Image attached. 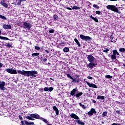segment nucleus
I'll list each match as a JSON object with an SVG mask.
<instances>
[{"label":"nucleus","instance_id":"21","mask_svg":"<svg viewBox=\"0 0 125 125\" xmlns=\"http://www.w3.org/2000/svg\"><path fill=\"white\" fill-rule=\"evenodd\" d=\"M40 55V53H34L32 54V57H34V56H39Z\"/></svg>","mask_w":125,"mask_h":125},{"label":"nucleus","instance_id":"63","mask_svg":"<svg viewBox=\"0 0 125 125\" xmlns=\"http://www.w3.org/2000/svg\"><path fill=\"white\" fill-rule=\"evenodd\" d=\"M123 65H124V67H125V64H124Z\"/></svg>","mask_w":125,"mask_h":125},{"label":"nucleus","instance_id":"44","mask_svg":"<svg viewBox=\"0 0 125 125\" xmlns=\"http://www.w3.org/2000/svg\"><path fill=\"white\" fill-rule=\"evenodd\" d=\"M49 91H52V90H53V88H52V87H50L49 88Z\"/></svg>","mask_w":125,"mask_h":125},{"label":"nucleus","instance_id":"20","mask_svg":"<svg viewBox=\"0 0 125 125\" xmlns=\"http://www.w3.org/2000/svg\"><path fill=\"white\" fill-rule=\"evenodd\" d=\"M97 99H102V100H104L105 99V97L103 96H98L97 98Z\"/></svg>","mask_w":125,"mask_h":125},{"label":"nucleus","instance_id":"4","mask_svg":"<svg viewBox=\"0 0 125 125\" xmlns=\"http://www.w3.org/2000/svg\"><path fill=\"white\" fill-rule=\"evenodd\" d=\"M66 76L68 78H69V79H70V80H72V81H71L72 83H80V79H79V75H76V78H73V77H72V76H71V75L69 74H66Z\"/></svg>","mask_w":125,"mask_h":125},{"label":"nucleus","instance_id":"46","mask_svg":"<svg viewBox=\"0 0 125 125\" xmlns=\"http://www.w3.org/2000/svg\"><path fill=\"white\" fill-rule=\"evenodd\" d=\"M87 79H88L89 80H92L93 78L91 76H88Z\"/></svg>","mask_w":125,"mask_h":125},{"label":"nucleus","instance_id":"62","mask_svg":"<svg viewBox=\"0 0 125 125\" xmlns=\"http://www.w3.org/2000/svg\"><path fill=\"white\" fill-rule=\"evenodd\" d=\"M102 124H104V122H102Z\"/></svg>","mask_w":125,"mask_h":125},{"label":"nucleus","instance_id":"31","mask_svg":"<svg viewBox=\"0 0 125 125\" xmlns=\"http://www.w3.org/2000/svg\"><path fill=\"white\" fill-rule=\"evenodd\" d=\"M108 51H109V49L106 48L103 50V52H105V53H108Z\"/></svg>","mask_w":125,"mask_h":125},{"label":"nucleus","instance_id":"47","mask_svg":"<svg viewBox=\"0 0 125 125\" xmlns=\"http://www.w3.org/2000/svg\"><path fill=\"white\" fill-rule=\"evenodd\" d=\"M19 118L20 120H23V118L21 115L19 116Z\"/></svg>","mask_w":125,"mask_h":125},{"label":"nucleus","instance_id":"11","mask_svg":"<svg viewBox=\"0 0 125 125\" xmlns=\"http://www.w3.org/2000/svg\"><path fill=\"white\" fill-rule=\"evenodd\" d=\"M71 118L75 119V120H79V116H77L75 113H72L70 114Z\"/></svg>","mask_w":125,"mask_h":125},{"label":"nucleus","instance_id":"1","mask_svg":"<svg viewBox=\"0 0 125 125\" xmlns=\"http://www.w3.org/2000/svg\"><path fill=\"white\" fill-rule=\"evenodd\" d=\"M18 74L23 75V76H27V77L31 76L32 78H36L38 75V72L36 70H32L30 71H26L25 70H18Z\"/></svg>","mask_w":125,"mask_h":125},{"label":"nucleus","instance_id":"23","mask_svg":"<svg viewBox=\"0 0 125 125\" xmlns=\"http://www.w3.org/2000/svg\"><path fill=\"white\" fill-rule=\"evenodd\" d=\"M117 59V57H116V55L113 54L111 55V59L112 60H115Z\"/></svg>","mask_w":125,"mask_h":125},{"label":"nucleus","instance_id":"38","mask_svg":"<svg viewBox=\"0 0 125 125\" xmlns=\"http://www.w3.org/2000/svg\"><path fill=\"white\" fill-rule=\"evenodd\" d=\"M49 33H50V34H53V33H54V30L51 29L49 31Z\"/></svg>","mask_w":125,"mask_h":125},{"label":"nucleus","instance_id":"24","mask_svg":"<svg viewBox=\"0 0 125 125\" xmlns=\"http://www.w3.org/2000/svg\"><path fill=\"white\" fill-rule=\"evenodd\" d=\"M0 40H6L7 41H8V38H6V37H2V36H0Z\"/></svg>","mask_w":125,"mask_h":125},{"label":"nucleus","instance_id":"64","mask_svg":"<svg viewBox=\"0 0 125 125\" xmlns=\"http://www.w3.org/2000/svg\"><path fill=\"white\" fill-rule=\"evenodd\" d=\"M48 64H50V63L48 62Z\"/></svg>","mask_w":125,"mask_h":125},{"label":"nucleus","instance_id":"51","mask_svg":"<svg viewBox=\"0 0 125 125\" xmlns=\"http://www.w3.org/2000/svg\"><path fill=\"white\" fill-rule=\"evenodd\" d=\"M90 18H91V19H94V17H92V15L90 16Z\"/></svg>","mask_w":125,"mask_h":125},{"label":"nucleus","instance_id":"50","mask_svg":"<svg viewBox=\"0 0 125 125\" xmlns=\"http://www.w3.org/2000/svg\"><path fill=\"white\" fill-rule=\"evenodd\" d=\"M66 9H68V10H72V8H71L70 7H67Z\"/></svg>","mask_w":125,"mask_h":125},{"label":"nucleus","instance_id":"52","mask_svg":"<svg viewBox=\"0 0 125 125\" xmlns=\"http://www.w3.org/2000/svg\"><path fill=\"white\" fill-rule=\"evenodd\" d=\"M21 2H22V1H26V0H19Z\"/></svg>","mask_w":125,"mask_h":125},{"label":"nucleus","instance_id":"55","mask_svg":"<svg viewBox=\"0 0 125 125\" xmlns=\"http://www.w3.org/2000/svg\"><path fill=\"white\" fill-rule=\"evenodd\" d=\"M45 52H46L47 53H49V51H48V50H45Z\"/></svg>","mask_w":125,"mask_h":125},{"label":"nucleus","instance_id":"17","mask_svg":"<svg viewBox=\"0 0 125 125\" xmlns=\"http://www.w3.org/2000/svg\"><path fill=\"white\" fill-rule=\"evenodd\" d=\"M76 123H77V124H78L79 125H84V123L81 121V120H76Z\"/></svg>","mask_w":125,"mask_h":125},{"label":"nucleus","instance_id":"2","mask_svg":"<svg viewBox=\"0 0 125 125\" xmlns=\"http://www.w3.org/2000/svg\"><path fill=\"white\" fill-rule=\"evenodd\" d=\"M30 116H27L26 118L27 119V120H30L31 121H34L35 119H37L38 120H41V121H42V122H44V123H45V124H48V121L46 120V119L41 117V116H40L38 114H31L30 115Z\"/></svg>","mask_w":125,"mask_h":125},{"label":"nucleus","instance_id":"54","mask_svg":"<svg viewBox=\"0 0 125 125\" xmlns=\"http://www.w3.org/2000/svg\"><path fill=\"white\" fill-rule=\"evenodd\" d=\"M117 42V39L113 40V42Z\"/></svg>","mask_w":125,"mask_h":125},{"label":"nucleus","instance_id":"3","mask_svg":"<svg viewBox=\"0 0 125 125\" xmlns=\"http://www.w3.org/2000/svg\"><path fill=\"white\" fill-rule=\"evenodd\" d=\"M106 8L107 9H110L112 10V11H114V12H116L117 13H121V12L119 11V9L116 7V6L113 5H108L106 6Z\"/></svg>","mask_w":125,"mask_h":125},{"label":"nucleus","instance_id":"14","mask_svg":"<svg viewBox=\"0 0 125 125\" xmlns=\"http://www.w3.org/2000/svg\"><path fill=\"white\" fill-rule=\"evenodd\" d=\"M78 89L77 88H75L73 89L72 91H71L70 93V95H72V96L76 93V92H78Z\"/></svg>","mask_w":125,"mask_h":125},{"label":"nucleus","instance_id":"22","mask_svg":"<svg viewBox=\"0 0 125 125\" xmlns=\"http://www.w3.org/2000/svg\"><path fill=\"white\" fill-rule=\"evenodd\" d=\"M69 48L66 47L63 49V52H69Z\"/></svg>","mask_w":125,"mask_h":125},{"label":"nucleus","instance_id":"16","mask_svg":"<svg viewBox=\"0 0 125 125\" xmlns=\"http://www.w3.org/2000/svg\"><path fill=\"white\" fill-rule=\"evenodd\" d=\"M0 3L5 8H7V7H8V5H7L5 2H4V1H3V2L1 1Z\"/></svg>","mask_w":125,"mask_h":125},{"label":"nucleus","instance_id":"12","mask_svg":"<svg viewBox=\"0 0 125 125\" xmlns=\"http://www.w3.org/2000/svg\"><path fill=\"white\" fill-rule=\"evenodd\" d=\"M87 66L88 68H93V67H95V63L91 62Z\"/></svg>","mask_w":125,"mask_h":125},{"label":"nucleus","instance_id":"5","mask_svg":"<svg viewBox=\"0 0 125 125\" xmlns=\"http://www.w3.org/2000/svg\"><path fill=\"white\" fill-rule=\"evenodd\" d=\"M23 27L24 28V29H26V30H30V29L32 28V24H31L30 23L25 22L23 23Z\"/></svg>","mask_w":125,"mask_h":125},{"label":"nucleus","instance_id":"45","mask_svg":"<svg viewBox=\"0 0 125 125\" xmlns=\"http://www.w3.org/2000/svg\"><path fill=\"white\" fill-rule=\"evenodd\" d=\"M93 7H94L95 8H98V6L96 4H94Z\"/></svg>","mask_w":125,"mask_h":125},{"label":"nucleus","instance_id":"13","mask_svg":"<svg viewBox=\"0 0 125 125\" xmlns=\"http://www.w3.org/2000/svg\"><path fill=\"white\" fill-rule=\"evenodd\" d=\"M53 109L54 111H55L56 115H57V116H58L59 114V110H58V108L56 107V106H53Z\"/></svg>","mask_w":125,"mask_h":125},{"label":"nucleus","instance_id":"8","mask_svg":"<svg viewBox=\"0 0 125 125\" xmlns=\"http://www.w3.org/2000/svg\"><path fill=\"white\" fill-rule=\"evenodd\" d=\"M80 37L83 41H88L89 40H91V38H90L89 36H85L82 34L80 35Z\"/></svg>","mask_w":125,"mask_h":125},{"label":"nucleus","instance_id":"30","mask_svg":"<svg viewBox=\"0 0 125 125\" xmlns=\"http://www.w3.org/2000/svg\"><path fill=\"white\" fill-rule=\"evenodd\" d=\"M79 105L83 108V109H85V106H84V105L82 104V103H80Z\"/></svg>","mask_w":125,"mask_h":125},{"label":"nucleus","instance_id":"60","mask_svg":"<svg viewBox=\"0 0 125 125\" xmlns=\"http://www.w3.org/2000/svg\"><path fill=\"white\" fill-rule=\"evenodd\" d=\"M0 35H1V30L0 29Z\"/></svg>","mask_w":125,"mask_h":125},{"label":"nucleus","instance_id":"41","mask_svg":"<svg viewBox=\"0 0 125 125\" xmlns=\"http://www.w3.org/2000/svg\"><path fill=\"white\" fill-rule=\"evenodd\" d=\"M54 19L55 21L57 20V19H58V16H54Z\"/></svg>","mask_w":125,"mask_h":125},{"label":"nucleus","instance_id":"9","mask_svg":"<svg viewBox=\"0 0 125 125\" xmlns=\"http://www.w3.org/2000/svg\"><path fill=\"white\" fill-rule=\"evenodd\" d=\"M87 59H88L89 62H93V61H94L95 58H94V57H93V56H92L91 55H89L87 56Z\"/></svg>","mask_w":125,"mask_h":125},{"label":"nucleus","instance_id":"42","mask_svg":"<svg viewBox=\"0 0 125 125\" xmlns=\"http://www.w3.org/2000/svg\"><path fill=\"white\" fill-rule=\"evenodd\" d=\"M117 52H118V51H117L116 50H114L113 51V54H114L115 55H116V54H117Z\"/></svg>","mask_w":125,"mask_h":125},{"label":"nucleus","instance_id":"33","mask_svg":"<svg viewBox=\"0 0 125 125\" xmlns=\"http://www.w3.org/2000/svg\"><path fill=\"white\" fill-rule=\"evenodd\" d=\"M93 20H94V21L95 22H96L97 23H98V20L96 17L94 18V19H93Z\"/></svg>","mask_w":125,"mask_h":125},{"label":"nucleus","instance_id":"56","mask_svg":"<svg viewBox=\"0 0 125 125\" xmlns=\"http://www.w3.org/2000/svg\"><path fill=\"white\" fill-rule=\"evenodd\" d=\"M92 102L93 103H96V101H95V100H93Z\"/></svg>","mask_w":125,"mask_h":125},{"label":"nucleus","instance_id":"27","mask_svg":"<svg viewBox=\"0 0 125 125\" xmlns=\"http://www.w3.org/2000/svg\"><path fill=\"white\" fill-rule=\"evenodd\" d=\"M25 124L27 125H34V123H29L27 121H25Z\"/></svg>","mask_w":125,"mask_h":125},{"label":"nucleus","instance_id":"53","mask_svg":"<svg viewBox=\"0 0 125 125\" xmlns=\"http://www.w3.org/2000/svg\"><path fill=\"white\" fill-rule=\"evenodd\" d=\"M2 63H0V68H1V67H2Z\"/></svg>","mask_w":125,"mask_h":125},{"label":"nucleus","instance_id":"48","mask_svg":"<svg viewBox=\"0 0 125 125\" xmlns=\"http://www.w3.org/2000/svg\"><path fill=\"white\" fill-rule=\"evenodd\" d=\"M43 62H46L47 61V59L45 58L43 59Z\"/></svg>","mask_w":125,"mask_h":125},{"label":"nucleus","instance_id":"19","mask_svg":"<svg viewBox=\"0 0 125 125\" xmlns=\"http://www.w3.org/2000/svg\"><path fill=\"white\" fill-rule=\"evenodd\" d=\"M77 94L76 95V97L79 98L80 96H82L83 95V92H80L79 93V91H77Z\"/></svg>","mask_w":125,"mask_h":125},{"label":"nucleus","instance_id":"59","mask_svg":"<svg viewBox=\"0 0 125 125\" xmlns=\"http://www.w3.org/2000/svg\"><path fill=\"white\" fill-rule=\"evenodd\" d=\"M116 54H117V55H120V54L118 53V52H117Z\"/></svg>","mask_w":125,"mask_h":125},{"label":"nucleus","instance_id":"35","mask_svg":"<svg viewBox=\"0 0 125 125\" xmlns=\"http://www.w3.org/2000/svg\"><path fill=\"white\" fill-rule=\"evenodd\" d=\"M103 117H106L107 116V112L105 111L103 113Z\"/></svg>","mask_w":125,"mask_h":125},{"label":"nucleus","instance_id":"40","mask_svg":"<svg viewBox=\"0 0 125 125\" xmlns=\"http://www.w3.org/2000/svg\"><path fill=\"white\" fill-rule=\"evenodd\" d=\"M88 115H90V116H92V115H93V113L92 112L91 110H90V111H89L88 112Z\"/></svg>","mask_w":125,"mask_h":125},{"label":"nucleus","instance_id":"57","mask_svg":"<svg viewBox=\"0 0 125 125\" xmlns=\"http://www.w3.org/2000/svg\"><path fill=\"white\" fill-rule=\"evenodd\" d=\"M112 125H118V124H116V123H113V124H112Z\"/></svg>","mask_w":125,"mask_h":125},{"label":"nucleus","instance_id":"7","mask_svg":"<svg viewBox=\"0 0 125 125\" xmlns=\"http://www.w3.org/2000/svg\"><path fill=\"white\" fill-rule=\"evenodd\" d=\"M5 85V83L4 82H1L0 83V89L2 91H4V90H6V88L4 87Z\"/></svg>","mask_w":125,"mask_h":125},{"label":"nucleus","instance_id":"25","mask_svg":"<svg viewBox=\"0 0 125 125\" xmlns=\"http://www.w3.org/2000/svg\"><path fill=\"white\" fill-rule=\"evenodd\" d=\"M0 18H1V19H3V20H6V17L1 15H0Z\"/></svg>","mask_w":125,"mask_h":125},{"label":"nucleus","instance_id":"49","mask_svg":"<svg viewBox=\"0 0 125 125\" xmlns=\"http://www.w3.org/2000/svg\"><path fill=\"white\" fill-rule=\"evenodd\" d=\"M17 5H21V2L20 1L17 3Z\"/></svg>","mask_w":125,"mask_h":125},{"label":"nucleus","instance_id":"39","mask_svg":"<svg viewBox=\"0 0 125 125\" xmlns=\"http://www.w3.org/2000/svg\"><path fill=\"white\" fill-rule=\"evenodd\" d=\"M96 14H98V15H100L101 14V12L100 11H96Z\"/></svg>","mask_w":125,"mask_h":125},{"label":"nucleus","instance_id":"18","mask_svg":"<svg viewBox=\"0 0 125 125\" xmlns=\"http://www.w3.org/2000/svg\"><path fill=\"white\" fill-rule=\"evenodd\" d=\"M74 41L77 43V44L78 45L79 47H81V43H80V42H79L78 39H77L76 38L75 39Z\"/></svg>","mask_w":125,"mask_h":125},{"label":"nucleus","instance_id":"26","mask_svg":"<svg viewBox=\"0 0 125 125\" xmlns=\"http://www.w3.org/2000/svg\"><path fill=\"white\" fill-rule=\"evenodd\" d=\"M91 111H92V113L93 114H96V113H97L96 111L95 110V109H94V108H91Z\"/></svg>","mask_w":125,"mask_h":125},{"label":"nucleus","instance_id":"34","mask_svg":"<svg viewBox=\"0 0 125 125\" xmlns=\"http://www.w3.org/2000/svg\"><path fill=\"white\" fill-rule=\"evenodd\" d=\"M35 49H36V50H40V49H41V47H40L38 46H35Z\"/></svg>","mask_w":125,"mask_h":125},{"label":"nucleus","instance_id":"32","mask_svg":"<svg viewBox=\"0 0 125 125\" xmlns=\"http://www.w3.org/2000/svg\"><path fill=\"white\" fill-rule=\"evenodd\" d=\"M105 78L106 79H112V76L111 75H106Z\"/></svg>","mask_w":125,"mask_h":125},{"label":"nucleus","instance_id":"36","mask_svg":"<svg viewBox=\"0 0 125 125\" xmlns=\"http://www.w3.org/2000/svg\"><path fill=\"white\" fill-rule=\"evenodd\" d=\"M6 46H7V47H9V48H11V47H12V45H11L9 43H7L6 45Z\"/></svg>","mask_w":125,"mask_h":125},{"label":"nucleus","instance_id":"61","mask_svg":"<svg viewBox=\"0 0 125 125\" xmlns=\"http://www.w3.org/2000/svg\"><path fill=\"white\" fill-rule=\"evenodd\" d=\"M21 124L23 125V124H24V122L23 121H21Z\"/></svg>","mask_w":125,"mask_h":125},{"label":"nucleus","instance_id":"6","mask_svg":"<svg viewBox=\"0 0 125 125\" xmlns=\"http://www.w3.org/2000/svg\"><path fill=\"white\" fill-rule=\"evenodd\" d=\"M6 72H7V73H9V74H17V71L15 69H13L12 68H7L5 70Z\"/></svg>","mask_w":125,"mask_h":125},{"label":"nucleus","instance_id":"15","mask_svg":"<svg viewBox=\"0 0 125 125\" xmlns=\"http://www.w3.org/2000/svg\"><path fill=\"white\" fill-rule=\"evenodd\" d=\"M3 29H11V25H7V24H3Z\"/></svg>","mask_w":125,"mask_h":125},{"label":"nucleus","instance_id":"58","mask_svg":"<svg viewBox=\"0 0 125 125\" xmlns=\"http://www.w3.org/2000/svg\"><path fill=\"white\" fill-rule=\"evenodd\" d=\"M50 79L52 80V81H54V79H52V78H50Z\"/></svg>","mask_w":125,"mask_h":125},{"label":"nucleus","instance_id":"29","mask_svg":"<svg viewBox=\"0 0 125 125\" xmlns=\"http://www.w3.org/2000/svg\"><path fill=\"white\" fill-rule=\"evenodd\" d=\"M119 51H121V52H125V48H121L119 49Z\"/></svg>","mask_w":125,"mask_h":125},{"label":"nucleus","instance_id":"37","mask_svg":"<svg viewBox=\"0 0 125 125\" xmlns=\"http://www.w3.org/2000/svg\"><path fill=\"white\" fill-rule=\"evenodd\" d=\"M114 39V36L113 35L110 36V40H111V42H113V40Z\"/></svg>","mask_w":125,"mask_h":125},{"label":"nucleus","instance_id":"43","mask_svg":"<svg viewBox=\"0 0 125 125\" xmlns=\"http://www.w3.org/2000/svg\"><path fill=\"white\" fill-rule=\"evenodd\" d=\"M44 91H48L49 88L48 87H45L44 88Z\"/></svg>","mask_w":125,"mask_h":125},{"label":"nucleus","instance_id":"28","mask_svg":"<svg viewBox=\"0 0 125 125\" xmlns=\"http://www.w3.org/2000/svg\"><path fill=\"white\" fill-rule=\"evenodd\" d=\"M81 8L78 7V6H74L73 7H72V9H76V10H78V9H80Z\"/></svg>","mask_w":125,"mask_h":125},{"label":"nucleus","instance_id":"10","mask_svg":"<svg viewBox=\"0 0 125 125\" xmlns=\"http://www.w3.org/2000/svg\"><path fill=\"white\" fill-rule=\"evenodd\" d=\"M85 83L89 86V87H93V88H97V86L94 83H88L87 81H86Z\"/></svg>","mask_w":125,"mask_h":125}]
</instances>
